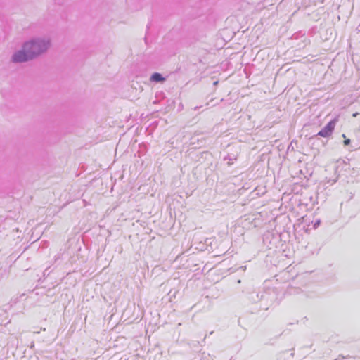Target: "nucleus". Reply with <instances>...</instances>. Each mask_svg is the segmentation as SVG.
Listing matches in <instances>:
<instances>
[{
    "label": "nucleus",
    "instance_id": "f257e3e1",
    "mask_svg": "<svg viewBox=\"0 0 360 360\" xmlns=\"http://www.w3.org/2000/svg\"><path fill=\"white\" fill-rule=\"evenodd\" d=\"M51 46L48 37H34L24 42L20 49L15 51L11 60L14 63H22L34 60L45 53Z\"/></svg>",
    "mask_w": 360,
    "mask_h": 360
},
{
    "label": "nucleus",
    "instance_id": "f03ea898",
    "mask_svg": "<svg viewBox=\"0 0 360 360\" xmlns=\"http://www.w3.org/2000/svg\"><path fill=\"white\" fill-rule=\"evenodd\" d=\"M348 167V165L345 161L338 162L335 166L333 168V171H334L335 173L334 175L333 176H326V182L330 185L335 184L338 181L341 171L346 170Z\"/></svg>",
    "mask_w": 360,
    "mask_h": 360
},
{
    "label": "nucleus",
    "instance_id": "7ed1b4c3",
    "mask_svg": "<svg viewBox=\"0 0 360 360\" xmlns=\"http://www.w3.org/2000/svg\"><path fill=\"white\" fill-rule=\"evenodd\" d=\"M337 120H333L330 122H329L326 126H325L319 133L317 135L323 136V137H328L331 135L333 133L335 126L336 124Z\"/></svg>",
    "mask_w": 360,
    "mask_h": 360
},
{
    "label": "nucleus",
    "instance_id": "20e7f679",
    "mask_svg": "<svg viewBox=\"0 0 360 360\" xmlns=\"http://www.w3.org/2000/svg\"><path fill=\"white\" fill-rule=\"evenodd\" d=\"M150 80L155 82H164L165 78H164L161 74L155 72L150 76Z\"/></svg>",
    "mask_w": 360,
    "mask_h": 360
},
{
    "label": "nucleus",
    "instance_id": "39448f33",
    "mask_svg": "<svg viewBox=\"0 0 360 360\" xmlns=\"http://www.w3.org/2000/svg\"><path fill=\"white\" fill-rule=\"evenodd\" d=\"M224 160H228V164L231 165L233 164V161L236 160V157L235 155H228L226 158H224Z\"/></svg>",
    "mask_w": 360,
    "mask_h": 360
},
{
    "label": "nucleus",
    "instance_id": "423d86ee",
    "mask_svg": "<svg viewBox=\"0 0 360 360\" xmlns=\"http://www.w3.org/2000/svg\"><path fill=\"white\" fill-rule=\"evenodd\" d=\"M345 146L349 145L350 143V139H346L344 141Z\"/></svg>",
    "mask_w": 360,
    "mask_h": 360
},
{
    "label": "nucleus",
    "instance_id": "0eeeda50",
    "mask_svg": "<svg viewBox=\"0 0 360 360\" xmlns=\"http://www.w3.org/2000/svg\"><path fill=\"white\" fill-rule=\"evenodd\" d=\"M319 224H320V221H318L317 222H316V224H314V227H316Z\"/></svg>",
    "mask_w": 360,
    "mask_h": 360
},
{
    "label": "nucleus",
    "instance_id": "6e6552de",
    "mask_svg": "<svg viewBox=\"0 0 360 360\" xmlns=\"http://www.w3.org/2000/svg\"><path fill=\"white\" fill-rule=\"evenodd\" d=\"M358 114H359L358 112H355V113H354V114H353V117H356Z\"/></svg>",
    "mask_w": 360,
    "mask_h": 360
}]
</instances>
